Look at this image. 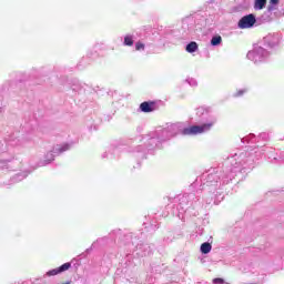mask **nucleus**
I'll return each mask as SVG.
<instances>
[{
	"instance_id": "1",
	"label": "nucleus",
	"mask_w": 284,
	"mask_h": 284,
	"mask_svg": "<svg viewBox=\"0 0 284 284\" xmlns=\"http://www.w3.org/2000/svg\"><path fill=\"white\" fill-rule=\"evenodd\" d=\"M246 57L248 61H252L253 63H264V61L270 59V52L264 50L261 45H255L253 50L247 52Z\"/></svg>"
},
{
	"instance_id": "2",
	"label": "nucleus",
	"mask_w": 284,
	"mask_h": 284,
	"mask_svg": "<svg viewBox=\"0 0 284 284\" xmlns=\"http://www.w3.org/2000/svg\"><path fill=\"white\" fill-rule=\"evenodd\" d=\"M214 123H216V120H212L211 122L201 125H192L183 129L181 133L184 135L205 134V132H210L212 130Z\"/></svg>"
},
{
	"instance_id": "3",
	"label": "nucleus",
	"mask_w": 284,
	"mask_h": 284,
	"mask_svg": "<svg viewBox=\"0 0 284 284\" xmlns=\"http://www.w3.org/2000/svg\"><path fill=\"white\" fill-rule=\"evenodd\" d=\"M254 26H256V16L252 13L242 17L237 22L240 30H250V28H254Z\"/></svg>"
},
{
	"instance_id": "4",
	"label": "nucleus",
	"mask_w": 284,
	"mask_h": 284,
	"mask_svg": "<svg viewBox=\"0 0 284 284\" xmlns=\"http://www.w3.org/2000/svg\"><path fill=\"white\" fill-rule=\"evenodd\" d=\"M264 43H266V45L270 48H274L281 43V38L276 33H270L264 37Z\"/></svg>"
},
{
	"instance_id": "5",
	"label": "nucleus",
	"mask_w": 284,
	"mask_h": 284,
	"mask_svg": "<svg viewBox=\"0 0 284 284\" xmlns=\"http://www.w3.org/2000/svg\"><path fill=\"white\" fill-rule=\"evenodd\" d=\"M72 267V264L64 263L58 268H53L49 272H47V276H57V274H61L62 272H68V270Z\"/></svg>"
},
{
	"instance_id": "6",
	"label": "nucleus",
	"mask_w": 284,
	"mask_h": 284,
	"mask_svg": "<svg viewBox=\"0 0 284 284\" xmlns=\"http://www.w3.org/2000/svg\"><path fill=\"white\" fill-rule=\"evenodd\" d=\"M70 148H72V145L70 143L57 144L53 148V152L55 154H63V152H68V150H70Z\"/></svg>"
},
{
	"instance_id": "7",
	"label": "nucleus",
	"mask_w": 284,
	"mask_h": 284,
	"mask_svg": "<svg viewBox=\"0 0 284 284\" xmlns=\"http://www.w3.org/2000/svg\"><path fill=\"white\" fill-rule=\"evenodd\" d=\"M140 110L142 112H153L154 110V104L150 102H143L140 104Z\"/></svg>"
},
{
	"instance_id": "8",
	"label": "nucleus",
	"mask_w": 284,
	"mask_h": 284,
	"mask_svg": "<svg viewBox=\"0 0 284 284\" xmlns=\"http://www.w3.org/2000/svg\"><path fill=\"white\" fill-rule=\"evenodd\" d=\"M267 6V0H255L253 8L254 10H263Z\"/></svg>"
},
{
	"instance_id": "9",
	"label": "nucleus",
	"mask_w": 284,
	"mask_h": 284,
	"mask_svg": "<svg viewBox=\"0 0 284 284\" xmlns=\"http://www.w3.org/2000/svg\"><path fill=\"white\" fill-rule=\"evenodd\" d=\"M186 52H189L190 54H192L193 52H196L199 50V44L196 42H190L186 48H185Z\"/></svg>"
},
{
	"instance_id": "10",
	"label": "nucleus",
	"mask_w": 284,
	"mask_h": 284,
	"mask_svg": "<svg viewBox=\"0 0 284 284\" xmlns=\"http://www.w3.org/2000/svg\"><path fill=\"white\" fill-rule=\"evenodd\" d=\"M201 252L202 254H210V252H212V244L205 242L201 245Z\"/></svg>"
},
{
	"instance_id": "11",
	"label": "nucleus",
	"mask_w": 284,
	"mask_h": 284,
	"mask_svg": "<svg viewBox=\"0 0 284 284\" xmlns=\"http://www.w3.org/2000/svg\"><path fill=\"white\" fill-rule=\"evenodd\" d=\"M223 42V38H221V36H215L211 39V45H221V43Z\"/></svg>"
},
{
	"instance_id": "12",
	"label": "nucleus",
	"mask_w": 284,
	"mask_h": 284,
	"mask_svg": "<svg viewBox=\"0 0 284 284\" xmlns=\"http://www.w3.org/2000/svg\"><path fill=\"white\" fill-rule=\"evenodd\" d=\"M124 45H134V37L125 36L124 37Z\"/></svg>"
},
{
	"instance_id": "13",
	"label": "nucleus",
	"mask_w": 284,
	"mask_h": 284,
	"mask_svg": "<svg viewBox=\"0 0 284 284\" xmlns=\"http://www.w3.org/2000/svg\"><path fill=\"white\" fill-rule=\"evenodd\" d=\"M45 161L47 163H52V161H54V150L47 153Z\"/></svg>"
},
{
	"instance_id": "14",
	"label": "nucleus",
	"mask_w": 284,
	"mask_h": 284,
	"mask_svg": "<svg viewBox=\"0 0 284 284\" xmlns=\"http://www.w3.org/2000/svg\"><path fill=\"white\" fill-rule=\"evenodd\" d=\"M135 50L138 51L145 50V44H143L142 42H136Z\"/></svg>"
},
{
	"instance_id": "15",
	"label": "nucleus",
	"mask_w": 284,
	"mask_h": 284,
	"mask_svg": "<svg viewBox=\"0 0 284 284\" xmlns=\"http://www.w3.org/2000/svg\"><path fill=\"white\" fill-rule=\"evenodd\" d=\"M213 284H226V283L223 281V278L217 277L213 280Z\"/></svg>"
},
{
	"instance_id": "16",
	"label": "nucleus",
	"mask_w": 284,
	"mask_h": 284,
	"mask_svg": "<svg viewBox=\"0 0 284 284\" xmlns=\"http://www.w3.org/2000/svg\"><path fill=\"white\" fill-rule=\"evenodd\" d=\"M245 92H246V90H245V89H242V90H240V91L235 94V97H241L242 94H245Z\"/></svg>"
},
{
	"instance_id": "17",
	"label": "nucleus",
	"mask_w": 284,
	"mask_h": 284,
	"mask_svg": "<svg viewBox=\"0 0 284 284\" xmlns=\"http://www.w3.org/2000/svg\"><path fill=\"white\" fill-rule=\"evenodd\" d=\"M271 6H277L278 0H270Z\"/></svg>"
},
{
	"instance_id": "18",
	"label": "nucleus",
	"mask_w": 284,
	"mask_h": 284,
	"mask_svg": "<svg viewBox=\"0 0 284 284\" xmlns=\"http://www.w3.org/2000/svg\"><path fill=\"white\" fill-rule=\"evenodd\" d=\"M171 130H173V131L179 130V124H173V125H171Z\"/></svg>"
},
{
	"instance_id": "19",
	"label": "nucleus",
	"mask_w": 284,
	"mask_h": 284,
	"mask_svg": "<svg viewBox=\"0 0 284 284\" xmlns=\"http://www.w3.org/2000/svg\"><path fill=\"white\" fill-rule=\"evenodd\" d=\"M268 10H270V11L274 10V7L270 6V7H268Z\"/></svg>"
},
{
	"instance_id": "20",
	"label": "nucleus",
	"mask_w": 284,
	"mask_h": 284,
	"mask_svg": "<svg viewBox=\"0 0 284 284\" xmlns=\"http://www.w3.org/2000/svg\"><path fill=\"white\" fill-rule=\"evenodd\" d=\"M193 85H196V81L195 80H193Z\"/></svg>"
}]
</instances>
